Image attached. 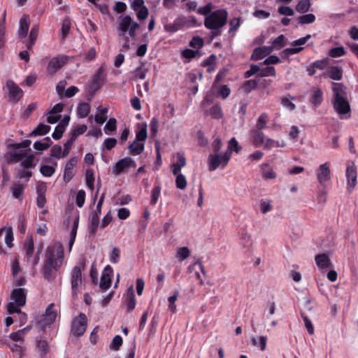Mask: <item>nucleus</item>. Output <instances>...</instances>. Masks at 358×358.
Wrapping results in <instances>:
<instances>
[{"mask_svg":"<svg viewBox=\"0 0 358 358\" xmlns=\"http://www.w3.org/2000/svg\"><path fill=\"white\" fill-rule=\"evenodd\" d=\"M64 259V247L60 243L48 245L45 253V259L41 267V273L45 280L52 282L57 273L61 268Z\"/></svg>","mask_w":358,"mask_h":358,"instance_id":"nucleus-1","label":"nucleus"},{"mask_svg":"<svg viewBox=\"0 0 358 358\" xmlns=\"http://www.w3.org/2000/svg\"><path fill=\"white\" fill-rule=\"evenodd\" d=\"M331 103L335 111L339 115L350 114V104L348 100V88L341 83H331Z\"/></svg>","mask_w":358,"mask_h":358,"instance_id":"nucleus-2","label":"nucleus"},{"mask_svg":"<svg viewBox=\"0 0 358 358\" xmlns=\"http://www.w3.org/2000/svg\"><path fill=\"white\" fill-rule=\"evenodd\" d=\"M227 19L228 12L224 8L215 10L204 18L203 24L205 27L211 30V40L222 34V29L226 25Z\"/></svg>","mask_w":358,"mask_h":358,"instance_id":"nucleus-3","label":"nucleus"},{"mask_svg":"<svg viewBox=\"0 0 358 358\" xmlns=\"http://www.w3.org/2000/svg\"><path fill=\"white\" fill-rule=\"evenodd\" d=\"M230 158L225 152L221 154H210L208 157V166L210 171H213L221 166L224 168L227 166Z\"/></svg>","mask_w":358,"mask_h":358,"instance_id":"nucleus-4","label":"nucleus"},{"mask_svg":"<svg viewBox=\"0 0 358 358\" xmlns=\"http://www.w3.org/2000/svg\"><path fill=\"white\" fill-rule=\"evenodd\" d=\"M87 326V316L83 313H80L71 322V333L74 336H81L86 331Z\"/></svg>","mask_w":358,"mask_h":358,"instance_id":"nucleus-5","label":"nucleus"},{"mask_svg":"<svg viewBox=\"0 0 358 358\" xmlns=\"http://www.w3.org/2000/svg\"><path fill=\"white\" fill-rule=\"evenodd\" d=\"M105 80L104 69L100 67L94 75L91 82L87 87L88 94L92 96L103 85Z\"/></svg>","mask_w":358,"mask_h":358,"instance_id":"nucleus-6","label":"nucleus"},{"mask_svg":"<svg viewBox=\"0 0 358 358\" xmlns=\"http://www.w3.org/2000/svg\"><path fill=\"white\" fill-rule=\"evenodd\" d=\"M71 285L72 289V297L75 299L78 297L80 288L82 285V272L80 266H75L71 271Z\"/></svg>","mask_w":358,"mask_h":358,"instance_id":"nucleus-7","label":"nucleus"},{"mask_svg":"<svg viewBox=\"0 0 358 358\" xmlns=\"http://www.w3.org/2000/svg\"><path fill=\"white\" fill-rule=\"evenodd\" d=\"M345 176L347 178V191L351 194L357 185V171L354 162L347 164Z\"/></svg>","mask_w":358,"mask_h":358,"instance_id":"nucleus-8","label":"nucleus"},{"mask_svg":"<svg viewBox=\"0 0 358 358\" xmlns=\"http://www.w3.org/2000/svg\"><path fill=\"white\" fill-rule=\"evenodd\" d=\"M68 59L69 57L64 55H59L52 57L47 66L48 73L50 75L55 74L67 63Z\"/></svg>","mask_w":358,"mask_h":358,"instance_id":"nucleus-9","label":"nucleus"},{"mask_svg":"<svg viewBox=\"0 0 358 358\" xmlns=\"http://www.w3.org/2000/svg\"><path fill=\"white\" fill-rule=\"evenodd\" d=\"M136 162L131 157H127L118 160L113 167V173L115 176L121 174L127 168L136 167Z\"/></svg>","mask_w":358,"mask_h":358,"instance_id":"nucleus-10","label":"nucleus"},{"mask_svg":"<svg viewBox=\"0 0 358 358\" xmlns=\"http://www.w3.org/2000/svg\"><path fill=\"white\" fill-rule=\"evenodd\" d=\"M101 213V210L95 208L90 213L89 220L90 223L88 225V231L90 235H94L99 226V216Z\"/></svg>","mask_w":358,"mask_h":358,"instance_id":"nucleus-11","label":"nucleus"},{"mask_svg":"<svg viewBox=\"0 0 358 358\" xmlns=\"http://www.w3.org/2000/svg\"><path fill=\"white\" fill-rule=\"evenodd\" d=\"M317 178L320 185H324L331 179L330 163L321 164L317 170Z\"/></svg>","mask_w":358,"mask_h":358,"instance_id":"nucleus-12","label":"nucleus"},{"mask_svg":"<svg viewBox=\"0 0 358 358\" xmlns=\"http://www.w3.org/2000/svg\"><path fill=\"white\" fill-rule=\"evenodd\" d=\"M6 86L8 90L10 101L17 102L22 96L23 92L13 80H8Z\"/></svg>","mask_w":358,"mask_h":358,"instance_id":"nucleus-13","label":"nucleus"},{"mask_svg":"<svg viewBox=\"0 0 358 358\" xmlns=\"http://www.w3.org/2000/svg\"><path fill=\"white\" fill-rule=\"evenodd\" d=\"M10 299L17 306L22 307L26 304L27 292L23 288L13 289L10 293Z\"/></svg>","mask_w":358,"mask_h":358,"instance_id":"nucleus-14","label":"nucleus"},{"mask_svg":"<svg viewBox=\"0 0 358 358\" xmlns=\"http://www.w3.org/2000/svg\"><path fill=\"white\" fill-rule=\"evenodd\" d=\"M113 274V269L110 266L108 265L104 268L103 272L102 273L99 287L101 289L103 290L108 289L111 285V279Z\"/></svg>","mask_w":358,"mask_h":358,"instance_id":"nucleus-15","label":"nucleus"},{"mask_svg":"<svg viewBox=\"0 0 358 358\" xmlns=\"http://www.w3.org/2000/svg\"><path fill=\"white\" fill-rule=\"evenodd\" d=\"M78 162V158L76 157H73L66 164L64 172V180L65 182H69L74 176V169L76 167Z\"/></svg>","mask_w":358,"mask_h":358,"instance_id":"nucleus-16","label":"nucleus"},{"mask_svg":"<svg viewBox=\"0 0 358 358\" xmlns=\"http://www.w3.org/2000/svg\"><path fill=\"white\" fill-rule=\"evenodd\" d=\"M343 71L342 67L338 66H331L328 68L326 73H323L324 77L329 78L334 80H341L343 78Z\"/></svg>","mask_w":358,"mask_h":358,"instance_id":"nucleus-17","label":"nucleus"},{"mask_svg":"<svg viewBox=\"0 0 358 358\" xmlns=\"http://www.w3.org/2000/svg\"><path fill=\"white\" fill-rule=\"evenodd\" d=\"M272 52L271 47L262 46L255 48L251 56V59L257 61L266 57Z\"/></svg>","mask_w":358,"mask_h":358,"instance_id":"nucleus-18","label":"nucleus"},{"mask_svg":"<svg viewBox=\"0 0 358 358\" xmlns=\"http://www.w3.org/2000/svg\"><path fill=\"white\" fill-rule=\"evenodd\" d=\"M317 266L320 268H329L331 267L332 264L329 256L325 253L317 255L315 257Z\"/></svg>","mask_w":358,"mask_h":358,"instance_id":"nucleus-19","label":"nucleus"},{"mask_svg":"<svg viewBox=\"0 0 358 358\" xmlns=\"http://www.w3.org/2000/svg\"><path fill=\"white\" fill-rule=\"evenodd\" d=\"M310 101L315 106H320L323 101V92L317 87H313L310 90Z\"/></svg>","mask_w":358,"mask_h":358,"instance_id":"nucleus-20","label":"nucleus"},{"mask_svg":"<svg viewBox=\"0 0 358 358\" xmlns=\"http://www.w3.org/2000/svg\"><path fill=\"white\" fill-rule=\"evenodd\" d=\"M54 307L55 304L51 303L46 308L44 317V324L45 325H50L52 324L57 317V312L53 309Z\"/></svg>","mask_w":358,"mask_h":358,"instance_id":"nucleus-21","label":"nucleus"},{"mask_svg":"<svg viewBox=\"0 0 358 358\" xmlns=\"http://www.w3.org/2000/svg\"><path fill=\"white\" fill-rule=\"evenodd\" d=\"M29 27V16L24 15L20 20V28L18 31L19 36L22 38H25L28 34Z\"/></svg>","mask_w":358,"mask_h":358,"instance_id":"nucleus-22","label":"nucleus"},{"mask_svg":"<svg viewBox=\"0 0 358 358\" xmlns=\"http://www.w3.org/2000/svg\"><path fill=\"white\" fill-rule=\"evenodd\" d=\"M23 250L28 258L32 257L34 251V242L31 236H27L24 241Z\"/></svg>","mask_w":358,"mask_h":358,"instance_id":"nucleus-23","label":"nucleus"},{"mask_svg":"<svg viewBox=\"0 0 358 358\" xmlns=\"http://www.w3.org/2000/svg\"><path fill=\"white\" fill-rule=\"evenodd\" d=\"M50 126L41 123L30 133L29 136L45 135L50 131Z\"/></svg>","mask_w":358,"mask_h":358,"instance_id":"nucleus-24","label":"nucleus"},{"mask_svg":"<svg viewBox=\"0 0 358 358\" xmlns=\"http://www.w3.org/2000/svg\"><path fill=\"white\" fill-rule=\"evenodd\" d=\"M242 148L239 145L238 142L235 138H232L228 143L227 150L224 152L229 155V158H231L232 152L234 151L238 153L241 150Z\"/></svg>","mask_w":358,"mask_h":358,"instance_id":"nucleus-25","label":"nucleus"},{"mask_svg":"<svg viewBox=\"0 0 358 358\" xmlns=\"http://www.w3.org/2000/svg\"><path fill=\"white\" fill-rule=\"evenodd\" d=\"M134 20L130 15H125L119 22L118 30L122 31L123 34L126 33L129 30Z\"/></svg>","mask_w":358,"mask_h":358,"instance_id":"nucleus-26","label":"nucleus"},{"mask_svg":"<svg viewBox=\"0 0 358 358\" xmlns=\"http://www.w3.org/2000/svg\"><path fill=\"white\" fill-rule=\"evenodd\" d=\"M77 115L80 118H85L88 116L90 112V105L88 103H80L77 107Z\"/></svg>","mask_w":358,"mask_h":358,"instance_id":"nucleus-27","label":"nucleus"},{"mask_svg":"<svg viewBox=\"0 0 358 358\" xmlns=\"http://www.w3.org/2000/svg\"><path fill=\"white\" fill-rule=\"evenodd\" d=\"M252 143L255 147L260 146L264 141L265 137L262 130H254L252 131Z\"/></svg>","mask_w":358,"mask_h":358,"instance_id":"nucleus-28","label":"nucleus"},{"mask_svg":"<svg viewBox=\"0 0 358 358\" xmlns=\"http://www.w3.org/2000/svg\"><path fill=\"white\" fill-rule=\"evenodd\" d=\"M147 124L143 122L139 124V129L136 131V141H145L147 138Z\"/></svg>","mask_w":358,"mask_h":358,"instance_id":"nucleus-29","label":"nucleus"},{"mask_svg":"<svg viewBox=\"0 0 358 358\" xmlns=\"http://www.w3.org/2000/svg\"><path fill=\"white\" fill-rule=\"evenodd\" d=\"M144 143H139L138 141H134L128 147L130 153L133 155H140L144 150Z\"/></svg>","mask_w":358,"mask_h":358,"instance_id":"nucleus-30","label":"nucleus"},{"mask_svg":"<svg viewBox=\"0 0 358 358\" xmlns=\"http://www.w3.org/2000/svg\"><path fill=\"white\" fill-rule=\"evenodd\" d=\"M87 129L85 124H78L72 128L70 133V138L74 141L76 140L78 136L83 134Z\"/></svg>","mask_w":358,"mask_h":358,"instance_id":"nucleus-31","label":"nucleus"},{"mask_svg":"<svg viewBox=\"0 0 358 358\" xmlns=\"http://www.w3.org/2000/svg\"><path fill=\"white\" fill-rule=\"evenodd\" d=\"M52 144V141L50 138L46 137L43 138V141H36L34 143V148L37 150L43 151L50 148Z\"/></svg>","mask_w":358,"mask_h":358,"instance_id":"nucleus-32","label":"nucleus"},{"mask_svg":"<svg viewBox=\"0 0 358 358\" xmlns=\"http://www.w3.org/2000/svg\"><path fill=\"white\" fill-rule=\"evenodd\" d=\"M161 194V185L159 182L155 183L151 191L150 205L155 206Z\"/></svg>","mask_w":358,"mask_h":358,"instance_id":"nucleus-33","label":"nucleus"},{"mask_svg":"<svg viewBox=\"0 0 358 358\" xmlns=\"http://www.w3.org/2000/svg\"><path fill=\"white\" fill-rule=\"evenodd\" d=\"M182 24V20L180 18H177L174 20L172 24H166L164 25V29L167 32H176L178 31Z\"/></svg>","mask_w":358,"mask_h":358,"instance_id":"nucleus-34","label":"nucleus"},{"mask_svg":"<svg viewBox=\"0 0 358 358\" xmlns=\"http://www.w3.org/2000/svg\"><path fill=\"white\" fill-rule=\"evenodd\" d=\"M262 175L263 178L266 180L274 179L276 177L275 173L269 167L268 164H264L262 165Z\"/></svg>","mask_w":358,"mask_h":358,"instance_id":"nucleus-35","label":"nucleus"},{"mask_svg":"<svg viewBox=\"0 0 358 358\" xmlns=\"http://www.w3.org/2000/svg\"><path fill=\"white\" fill-rule=\"evenodd\" d=\"M71 21L69 18L64 19L62 22L61 32V40L64 41L69 34L71 29Z\"/></svg>","mask_w":358,"mask_h":358,"instance_id":"nucleus-36","label":"nucleus"},{"mask_svg":"<svg viewBox=\"0 0 358 358\" xmlns=\"http://www.w3.org/2000/svg\"><path fill=\"white\" fill-rule=\"evenodd\" d=\"M38 31L39 28L37 25H35L31 28L29 34V42L27 45L28 49L30 50L32 48V46L35 44V42L38 37Z\"/></svg>","mask_w":358,"mask_h":358,"instance_id":"nucleus-37","label":"nucleus"},{"mask_svg":"<svg viewBox=\"0 0 358 358\" xmlns=\"http://www.w3.org/2000/svg\"><path fill=\"white\" fill-rule=\"evenodd\" d=\"M310 6L309 0H301L296 6V10L300 13H305L309 10Z\"/></svg>","mask_w":358,"mask_h":358,"instance_id":"nucleus-38","label":"nucleus"},{"mask_svg":"<svg viewBox=\"0 0 358 358\" xmlns=\"http://www.w3.org/2000/svg\"><path fill=\"white\" fill-rule=\"evenodd\" d=\"M210 116L214 119H221L223 117V113L220 104H215L212 106L209 110Z\"/></svg>","mask_w":358,"mask_h":358,"instance_id":"nucleus-39","label":"nucleus"},{"mask_svg":"<svg viewBox=\"0 0 358 358\" xmlns=\"http://www.w3.org/2000/svg\"><path fill=\"white\" fill-rule=\"evenodd\" d=\"M190 255V250L187 247H181L177 249L176 257L180 262L184 261Z\"/></svg>","mask_w":358,"mask_h":358,"instance_id":"nucleus-40","label":"nucleus"},{"mask_svg":"<svg viewBox=\"0 0 358 358\" xmlns=\"http://www.w3.org/2000/svg\"><path fill=\"white\" fill-rule=\"evenodd\" d=\"M37 351L41 357H44L48 352V343L45 340H39L36 345Z\"/></svg>","mask_w":358,"mask_h":358,"instance_id":"nucleus-41","label":"nucleus"},{"mask_svg":"<svg viewBox=\"0 0 358 358\" xmlns=\"http://www.w3.org/2000/svg\"><path fill=\"white\" fill-rule=\"evenodd\" d=\"M24 186L21 184H15L12 188V194L14 198L22 200Z\"/></svg>","mask_w":358,"mask_h":358,"instance_id":"nucleus-42","label":"nucleus"},{"mask_svg":"<svg viewBox=\"0 0 358 358\" xmlns=\"http://www.w3.org/2000/svg\"><path fill=\"white\" fill-rule=\"evenodd\" d=\"M126 306L127 312L132 311L136 306V299L135 295L133 291H131L129 294H128L127 300H126Z\"/></svg>","mask_w":358,"mask_h":358,"instance_id":"nucleus-43","label":"nucleus"},{"mask_svg":"<svg viewBox=\"0 0 358 358\" xmlns=\"http://www.w3.org/2000/svg\"><path fill=\"white\" fill-rule=\"evenodd\" d=\"M34 156L33 155H29L22 161L21 165L24 169H27L34 168L36 166L34 164Z\"/></svg>","mask_w":358,"mask_h":358,"instance_id":"nucleus-44","label":"nucleus"},{"mask_svg":"<svg viewBox=\"0 0 358 358\" xmlns=\"http://www.w3.org/2000/svg\"><path fill=\"white\" fill-rule=\"evenodd\" d=\"M315 15L313 13L306 14L299 17V23L301 24H311L315 21Z\"/></svg>","mask_w":358,"mask_h":358,"instance_id":"nucleus-45","label":"nucleus"},{"mask_svg":"<svg viewBox=\"0 0 358 358\" xmlns=\"http://www.w3.org/2000/svg\"><path fill=\"white\" fill-rule=\"evenodd\" d=\"M345 50L343 46L331 48L329 51V55L333 58L343 56L345 55Z\"/></svg>","mask_w":358,"mask_h":358,"instance_id":"nucleus-46","label":"nucleus"},{"mask_svg":"<svg viewBox=\"0 0 358 358\" xmlns=\"http://www.w3.org/2000/svg\"><path fill=\"white\" fill-rule=\"evenodd\" d=\"M85 180L87 186L91 189H94V176L92 170L88 169L85 173Z\"/></svg>","mask_w":358,"mask_h":358,"instance_id":"nucleus-47","label":"nucleus"},{"mask_svg":"<svg viewBox=\"0 0 358 358\" xmlns=\"http://www.w3.org/2000/svg\"><path fill=\"white\" fill-rule=\"evenodd\" d=\"M213 4L212 3H208L206 5L202 7H199L197 10V13L201 15H204L205 17H207L211 13H213Z\"/></svg>","mask_w":358,"mask_h":358,"instance_id":"nucleus-48","label":"nucleus"},{"mask_svg":"<svg viewBox=\"0 0 358 358\" xmlns=\"http://www.w3.org/2000/svg\"><path fill=\"white\" fill-rule=\"evenodd\" d=\"M41 173L45 177H51L55 172V169L49 165H42L40 168Z\"/></svg>","mask_w":358,"mask_h":358,"instance_id":"nucleus-49","label":"nucleus"},{"mask_svg":"<svg viewBox=\"0 0 358 358\" xmlns=\"http://www.w3.org/2000/svg\"><path fill=\"white\" fill-rule=\"evenodd\" d=\"M257 87V82L256 80L251 79L245 81L243 84V88L245 93H250L252 90Z\"/></svg>","mask_w":358,"mask_h":358,"instance_id":"nucleus-50","label":"nucleus"},{"mask_svg":"<svg viewBox=\"0 0 358 358\" xmlns=\"http://www.w3.org/2000/svg\"><path fill=\"white\" fill-rule=\"evenodd\" d=\"M187 180L183 174H180L176 176V186L178 189H185L187 187Z\"/></svg>","mask_w":358,"mask_h":358,"instance_id":"nucleus-51","label":"nucleus"},{"mask_svg":"<svg viewBox=\"0 0 358 358\" xmlns=\"http://www.w3.org/2000/svg\"><path fill=\"white\" fill-rule=\"evenodd\" d=\"M120 258V248L115 247L109 255L110 262L112 264H117L119 262Z\"/></svg>","mask_w":358,"mask_h":358,"instance_id":"nucleus-52","label":"nucleus"},{"mask_svg":"<svg viewBox=\"0 0 358 358\" xmlns=\"http://www.w3.org/2000/svg\"><path fill=\"white\" fill-rule=\"evenodd\" d=\"M301 316L304 322L305 327L309 333V334L313 335L314 334V327L311 322V321L309 320L308 316L304 313H301Z\"/></svg>","mask_w":358,"mask_h":358,"instance_id":"nucleus-53","label":"nucleus"},{"mask_svg":"<svg viewBox=\"0 0 358 358\" xmlns=\"http://www.w3.org/2000/svg\"><path fill=\"white\" fill-rule=\"evenodd\" d=\"M275 76V70L273 66H267L266 68H263L260 69L259 73L258 76L259 77H266V76Z\"/></svg>","mask_w":358,"mask_h":358,"instance_id":"nucleus-54","label":"nucleus"},{"mask_svg":"<svg viewBox=\"0 0 358 358\" xmlns=\"http://www.w3.org/2000/svg\"><path fill=\"white\" fill-rule=\"evenodd\" d=\"M313 66L316 69L323 70L329 64V59L328 58H324L322 59H318L313 62Z\"/></svg>","mask_w":358,"mask_h":358,"instance_id":"nucleus-55","label":"nucleus"},{"mask_svg":"<svg viewBox=\"0 0 358 358\" xmlns=\"http://www.w3.org/2000/svg\"><path fill=\"white\" fill-rule=\"evenodd\" d=\"M85 192L83 189H80L76 194V203L79 208H82L84 206L85 201Z\"/></svg>","mask_w":358,"mask_h":358,"instance_id":"nucleus-56","label":"nucleus"},{"mask_svg":"<svg viewBox=\"0 0 358 358\" xmlns=\"http://www.w3.org/2000/svg\"><path fill=\"white\" fill-rule=\"evenodd\" d=\"M268 115L266 113H262L258 118L257 122V129L262 130L266 128Z\"/></svg>","mask_w":358,"mask_h":358,"instance_id":"nucleus-57","label":"nucleus"},{"mask_svg":"<svg viewBox=\"0 0 358 358\" xmlns=\"http://www.w3.org/2000/svg\"><path fill=\"white\" fill-rule=\"evenodd\" d=\"M122 338L120 336L117 335L113 338L110 345V348L114 350H118L122 345Z\"/></svg>","mask_w":358,"mask_h":358,"instance_id":"nucleus-58","label":"nucleus"},{"mask_svg":"<svg viewBox=\"0 0 358 358\" xmlns=\"http://www.w3.org/2000/svg\"><path fill=\"white\" fill-rule=\"evenodd\" d=\"M285 39L286 38H285V36L283 34H280V36H278L277 38H275L273 40V41L272 43L273 47L276 49L282 48L285 45Z\"/></svg>","mask_w":358,"mask_h":358,"instance_id":"nucleus-59","label":"nucleus"},{"mask_svg":"<svg viewBox=\"0 0 358 358\" xmlns=\"http://www.w3.org/2000/svg\"><path fill=\"white\" fill-rule=\"evenodd\" d=\"M27 229V222L24 217L20 215L18 217L17 230L21 234H24Z\"/></svg>","mask_w":358,"mask_h":358,"instance_id":"nucleus-60","label":"nucleus"},{"mask_svg":"<svg viewBox=\"0 0 358 358\" xmlns=\"http://www.w3.org/2000/svg\"><path fill=\"white\" fill-rule=\"evenodd\" d=\"M99 112L101 113V114H96L94 117V120L96 123L102 124L106 121L107 117L103 115L107 113L108 109L106 108H102L99 110Z\"/></svg>","mask_w":358,"mask_h":358,"instance_id":"nucleus-61","label":"nucleus"},{"mask_svg":"<svg viewBox=\"0 0 358 358\" xmlns=\"http://www.w3.org/2000/svg\"><path fill=\"white\" fill-rule=\"evenodd\" d=\"M116 122L117 121L115 118L109 119L104 127L106 134H108V131H114L116 130Z\"/></svg>","mask_w":358,"mask_h":358,"instance_id":"nucleus-62","label":"nucleus"},{"mask_svg":"<svg viewBox=\"0 0 358 358\" xmlns=\"http://www.w3.org/2000/svg\"><path fill=\"white\" fill-rule=\"evenodd\" d=\"M203 45V41L199 36H194L189 42V46L194 48H201Z\"/></svg>","mask_w":358,"mask_h":358,"instance_id":"nucleus-63","label":"nucleus"},{"mask_svg":"<svg viewBox=\"0 0 358 358\" xmlns=\"http://www.w3.org/2000/svg\"><path fill=\"white\" fill-rule=\"evenodd\" d=\"M135 12L136 13V17L139 20H145L149 15L148 8L146 6L143 7L142 8L138 9Z\"/></svg>","mask_w":358,"mask_h":358,"instance_id":"nucleus-64","label":"nucleus"}]
</instances>
